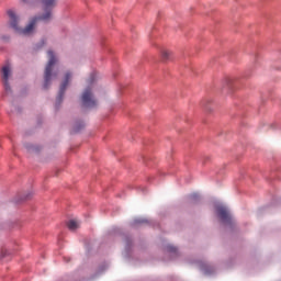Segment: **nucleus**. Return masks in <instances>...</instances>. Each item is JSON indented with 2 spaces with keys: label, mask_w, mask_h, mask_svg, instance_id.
Listing matches in <instances>:
<instances>
[{
  "label": "nucleus",
  "mask_w": 281,
  "mask_h": 281,
  "mask_svg": "<svg viewBox=\"0 0 281 281\" xmlns=\"http://www.w3.org/2000/svg\"><path fill=\"white\" fill-rule=\"evenodd\" d=\"M56 3H58V0H41V7L44 14L33 18L29 23V25L22 30L19 29V18L14 13V11L9 10L8 15L10 18L11 27H13V30L19 32L20 34H24V35L32 34L38 21H49L52 19V10H54Z\"/></svg>",
  "instance_id": "nucleus-1"
},
{
  "label": "nucleus",
  "mask_w": 281,
  "mask_h": 281,
  "mask_svg": "<svg viewBox=\"0 0 281 281\" xmlns=\"http://www.w3.org/2000/svg\"><path fill=\"white\" fill-rule=\"evenodd\" d=\"M47 54H48V63L46 65L45 72H44V89H47L52 82V69L57 61L56 55H54V52L48 50Z\"/></svg>",
  "instance_id": "nucleus-2"
},
{
  "label": "nucleus",
  "mask_w": 281,
  "mask_h": 281,
  "mask_svg": "<svg viewBox=\"0 0 281 281\" xmlns=\"http://www.w3.org/2000/svg\"><path fill=\"white\" fill-rule=\"evenodd\" d=\"M82 106L86 109H93V106H98V101L93 98V92H91V88H86L81 95Z\"/></svg>",
  "instance_id": "nucleus-3"
},
{
  "label": "nucleus",
  "mask_w": 281,
  "mask_h": 281,
  "mask_svg": "<svg viewBox=\"0 0 281 281\" xmlns=\"http://www.w3.org/2000/svg\"><path fill=\"white\" fill-rule=\"evenodd\" d=\"M10 78H12V68L8 65L1 68V80L5 93H12V88H10Z\"/></svg>",
  "instance_id": "nucleus-4"
},
{
  "label": "nucleus",
  "mask_w": 281,
  "mask_h": 281,
  "mask_svg": "<svg viewBox=\"0 0 281 281\" xmlns=\"http://www.w3.org/2000/svg\"><path fill=\"white\" fill-rule=\"evenodd\" d=\"M69 80H71V72H67L65 75V80L60 86L59 94L57 97V104H60V102H63V97L65 95V90L67 89V85H69Z\"/></svg>",
  "instance_id": "nucleus-5"
},
{
  "label": "nucleus",
  "mask_w": 281,
  "mask_h": 281,
  "mask_svg": "<svg viewBox=\"0 0 281 281\" xmlns=\"http://www.w3.org/2000/svg\"><path fill=\"white\" fill-rule=\"evenodd\" d=\"M217 214L223 223H232V215H229V212L224 206L217 207Z\"/></svg>",
  "instance_id": "nucleus-6"
},
{
  "label": "nucleus",
  "mask_w": 281,
  "mask_h": 281,
  "mask_svg": "<svg viewBox=\"0 0 281 281\" xmlns=\"http://www.w3.org/2000/svg\"><path fill=\"white\" fill-rule=\"evenodd\" d=\"M67 227H68V229H70V232H76V229H78V227H80V223L76 220H70L67 223Z\"/></svg>",
  "instance_id": "nucleus-7"
},
{
  "label": "nucleus",
  "mask_w": 281,
  "mask_h": 281,
  "mask_svg": "<svg viewBox=\"0 0 281 281\" xmlns=\"http://www.w3.org/2000/svg\"><path fill=\"white\" fill-rule=\"evenodd\" d=\"M170 54H171L170 50H166V49L161 50L162 60H169Z\"/></svg>",
  "instance_id": "nucleus-8"
},
{
  "label": "nucleus",
  "mask_w": 281,
  "mask_h": 281,
  "mask_svg": "<svg viewBox=\"0 0 281 281\" xmlns=\"http://www.w3.org/2000/svg\"><path fill=\"white\" fill-rule=\"evenodd\" d=\"M167 251L170 254H177V247L169 245L167 246Z\"/></svg>",
  "instance_id": "nucleus-9"
},
{
  "label": "nucleus",
  "mask_w": 281,
  "mask_h": 281,
  "mask_svg": "<svg viewBox=\"0 0 281 281\" xmlns=\"http://www.w3.org/2000/svg\"><path fill=\"white\" fill-rule=\"evenodd\" d=\"M198 199H199V193H193L190 195L191 201H198Z\"/></svg>",
  "instance_id": "nucleus-10"
},
{
  "label": "nucleus",
  "mask_w": 281,
  "mask_h": 281,
  "mask_svg": "<svg viewBox=\"0 0 281 281\" xmlns=\"http://www.w3.org/2000/svg\"><path fill=\"white\" fill-rule=\"evenodd\" d=\"M93 80H94V79H93V76H91L89 83H90V85H93Z\"/></svg>",
  "instance_id": "nucleus-11"
},
{
  "label": "nucleus",
  "mask_w": 281,
  "mask_h": 281,
  "mask_svg": "<svg viewBox=\"0 0 281 281\" xmlns=\"http://www.w3.org/2000/svg\"><path fill=\"white\" fill-rule=\"evenodd\" d=\"M22 3H27V0H22Z\"/></svg>",
  "instance_id": "nucleus-12"
}]
</instances>
